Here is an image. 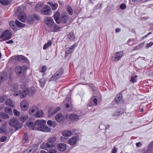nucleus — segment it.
Masks as SVG:
<instances>
[{"instance_id":"1","label":"nucleus","mask_w":153,"mask_h":153,"mask_svg":"<svg viewBox=\"0 0 153 153\" xmlns=\"http://www.w3.org/2000/svg\"><path fill=\"white\" fill-rule=\"evenodd\" d=\"M46 121L45 120H38L36 121V130L48 132L51 131V128L46 125Z\"/></svg>"},{"instance_id":"2","label":"nucleus","mask_w":153,"mask_h":153,"mask_svg":"<svg viewBox=\"0 0 153 153\" xmlns=\"http://www.w3.org/2000/svg\"><path fill=\"white\" fill-rule=\"evenodd\" d=\"M63 71L62 68H59L54 74L50 78L49 82L55 81L61 77L63 74Z\"/></svg>"},{"instance_id":"3","label":"nucleus","mask_w":153,"mask_h":153,"mask_svg":"<svg viewBox=\"0 0 153 153\" xmlns=\"http://www.w3.org/2000/svg\"><path fill=\"white\" fill-rule=\"evenodd\" d=\"M12 36L11 32L7 30L4 31L0 35V38L2 39L1 41H4L10 39Z\"/></svg>"},{"instance_id":"4","label":"nucleus","mask_w":153,"mask_h":153,"mask_svg":"<svg viewBox=\"0 0 153 153\" xmlns=\"http://www.w3.org/2000/svg\"><path fill=\"white\" fill-rule=\"evenodd\" d=\"M71 17L65 12H62L61 14L59 21L60 23L66 24L69 21Z\"/></svg>"},{"instance_id":"5","label":"nucleus","mask_w":153,"mask_h":153,"mask_svg":"<svg viewBox=\"0 0 153 153\" xmlns=\"http://www.w3.org/2000/svg\"><path fill=\"white\" fill-rule=\"evenodd\" d=\"M9 124L10 126L15 128L17 129L20 128L22 127L21 123H19L17 119L15 118H13L10 120Z\"/></svg>"},{"instance_id":"6","label":"nucleus","mask_w":153,"mask_h":153,"mask_svg":"<svg viewBox=\"0 0 153 153\" xmlns=\"http://www.w3.org/2000/svg\"><path fill=\"white\" fill-rule=\"evenodd\" d=\"M41 18L38 15L33 14L31 16H28L27 18V22L30 24H32L35 22V21L40 20Z\"/></svg>"},{"instance_id":"7","label":"nucleus","mask_w":153,"mask_h":153,"mask_svg":"<svg viewBox=\"0 0 153 153\" xmlns=\"http://www.w3.org/2000/svg\"><path fill=\"white\" fill-rule=\"evenodd\" d=\"M68 114H66L65 116H64L61 113H59L56 115L55 119L58 122L62 123L68 119Z\"/></svg>"},{"instance_id":"8","label":"nucleus","mask_w":153,"mask_h":153,"mask_svg":"<svg viewBox=\"0 0 153 153\" xmlns=\"http://www.w3.org/2000/svg\"><path fill=\"white\" fill-rule=\"evenodd\" d=\"M26 70V68L25 66H17L15 68L16 72L19 76L23 75Z\"/></svg>"},{"instance_id":"9","label":"nucleus","mask_w":153,"mask_h":153,"mask_svg":"<svg viewBox=\"0 0 153 153\" xmlns=\"http://www.w3.org/2000/svg\"><path fill=\"white\" fill-rule=\"evenodd\" d=\"M51 11V8L48 5H46L42 7V10L41 11V14L45 15H49V13Z\"/></svg>"},{"instance_id":"10","label":"nucleus","mask_w":153,"mask_h":153,"mask_svg":"<svg viewBox=\"0 0 153 153\" xmlns=\"http://www.w3.org/2000/svg\"><path fill=\"white\" fill-rule=\"evenodd\" d=\"M123 55L122 51H119L115 53L113 57V61L117 62L120 60Z\"/></svg>"},{"instance_id":"11","label":"nucleus","mask_w":153,"mask_h":153,"mask_svg":"<svg viewBox=\"0 0 153 153\" xmlns=\"http://www.w3.org/2000/svg\"><path fill=\"white\" fill-rule=\"evenodd\" d=\"M114 100L118 104H123L124 101L123 98L122 94L121 93H119L114 98Z\"/></svg>"},{"instance_id":"12","label":"nucleus","mask_w":153,"mask_h":153,"mask_svg":"<svg viewBox=\"0 0 153 153\" xmlns=\"http://www.w3.org/2000/svg\"><path fill=\"white\" fill-rule=\"evenodd\" d=\"M45 23L50 28L52 27L54 23L53 19L51 17H47L45 19Z\"/></svg>"},{"instance_id":"13","label":"nucleus","mask_w":153,"mask_h":153,"mask_svg":"<svg viewBox=\"0 0 153 153\" xmlns=\"http://www.w3.org/2000/svg\"><path fill=\"white\" fill-rule=\"evenodd\" d=\"M28 102L26 100H24L21 103V109L24 111L26 110L28 108Z\"/></svg>"},{"instance_id":"14","label":"nucleus","mask_w":153,"mask_h":153,"mask_svg":"<svg viewBox=\"0 0 153 153\" xmlns=\"http://www.w3.org/2000/svg\"><path fill=\"white\" fill-rule=\"evenodd\" d=\"M67 146V145L65 143H60L57 145V148L59 151L63 152L66 150Z\"/></svg>"},{"instance_id":"15","label":"nucleus","mask_w":153,"mask_h":153,"mask_svg":"<svg viewBox=\"0 0 153 153\" xmlns=\"http://www.w3.org/2000/svg\"><path fill=\"white\" fill-rule=\"evenodd\" d=\"M97 100L94 96L92 97L90 100L88 105L89 106H95L97 104Z\"/></svg>"},{"instance_id":"16","label":"nucleus","mask_w":153,"mask_h":153,"mask_svg":"<svg viewBox=\"0 0 153 153\" xmlns=\"http://www.w3.org/2000/svg\"><path fill=\"white\" fill-rule=\"evenodd\" d=\"M18 19L21 22H25L27 19L26 14L24 12H21L18 16Z\"/></svg>"},{"instance_id":"17","label":"nucleus","mask_w":153,"mask_h":153,"mask_svg":"<svg viewBox=\"0 0 153 153\" xmlns=\"http://www.w3.org/2000/svg\"><path fill=\"white\" fill-rule=\"evenodd\" d=\"M76 45V44H74L69 48L67 49L65 52V56H67L68 54L72 53L74 51V48Z\"/></svg>"},{"instance_id":"18","label":"nucleus","mask_w":153,"mask_h":153,"mask_svg":"<svg viewBox=\"0 0 153 153\" xmlns=\"http://www.w3.org/2000/svg\"><path fill=\"white\" fill-rule=\"evenodd\" d=\"M61 14L59 12L57 11L53 15V18L56 23L58 24L60 23L59 21Z\"/></svg>"},{"instance_id":"19","label":"nucleus","mask_w":153,"mask_h":153,"mask_svg":"<svg viewBox=\"0 0 153 153\" xmlns=\"http://www.w3.org/2000/svg\"><path fill=\"white\" fill-rule=\"evenodd\" d=\"M79 118V116L77 115L71 114L70 115H68V119H70L72 121H76L78 120Z\"/></svg>"},{"instance_id":"20","label":"nucleus","mask_w":153,"mask_h":153,"mask_svg":"<svg viewBox=\"0 0 153 153\" xmlns=\"http://www.w3.org/2000/svg\"><path fill=\"white\" fill-rule=\"evenodd\" d=\"M27 126L30 128L32 130H36V121L34 123L33 122H26Z\"/></svg>"},{"instance_id":"21","label":"nucleus","mask_w":153,"mask_h":153,"mask_svg":"<svg viewBox=\"0 0 153 153\" xmlns=\"http://www.w3.org/2000/svg\"><path fill=\"white\" fill-rule=\"evenodd\" d=\"M50 29L52 32H56L58 31L60 29V28L58 25L54 23V24L50 28Z\"/></svg>"},{"instance_id":"22","label":"nucleus","mask_w":153,"mask_h":153,"mask_svg":"<svg viewBox=\"0 0 153 153\" xmlns=\"http://www.w3.org/2000/svg\"><path fill=\"white\" fill-rule=\"evenodd\" d=\"M7 77V73L5 71H3L0 73V79L3 81L6 80Z\"/></svg>"},{"instance_id":"23","label":"nucleus","mask_w":153,"mask_h":153,"mask_svg":"<svg viewBox=\"0 0 153 153\" xmlns=\"http://www.w3.org/2000/svg\"><path fill=\"white\" fill-rule=\"evenodd\" d=\"M77 140V137H76L73 136L69 140L68 143L71 145H74L76 143Z\"/></svg>"},{"instance_id":"24","label":"nucleus","mask_w":153,"mask_h":153,"mask_svg":"<svg viewBox=\"0 0 153 153\" xmlns=\"http://www.w3.org/2000/svg\"><path fill=\"white\" fill-rule=\"evenodd\" d=\"M47 3L51 6L52 9L53 10H56L58 7V4L57 3L48 2Z\"/></svg>"},{"instance_id":"25","label":"nucleus","mask_w":153,"mask_h":153,"mask_svg":"<svg viewBox=\"0 0 153 153\" xmlns=\"http://www.w3.org/2000/svg\"><path fill=\"white\" fill-rule=\"evenodd\" d=\"M28 89V94L29 96H33L34 94L36 92V89L34 87H32Z\"/></svg>"},{"instance_id":"26","label":"nucleus","mask_w":153,"mask_h":153,"mask_svg":"<svg viewBox=\"0 0 153 153\" xmlns=\"http://www.w3.org/2000/svg\"><path fill=\"white\" fill-rule=\"evenodd\" d=\"M17 59L19 62L23 63L27 62L28 61V59L22 55L19 56L17 58Z\"/></svg>"},{"instance_id":"27","label":"nucleus","mask_w":153,"mask_h":153,"mask_svg":"<svg viewBox=\"0 0 153 153\" xmlns=\"http://www.w3.org/2000/svg\"><path fill=\"white\" fill-rule=\"evenodd\" d=\"M44 115V113L43 111L41 110H39L38 109L36 111V113L35 115V116L37 117H43Z\"/></svg>"},{"instance_id":"28","label":"nucleus","mask_w":153,"mask_h":153,"mask_svg":"<svg viewBox=\"0 0 153 153\" xmlns=\"http://www.w3.org/2000/svg\"><path fill=\"white\" fill-rule=\"evenodd\" d=\"M39 109V108L36 106H33L29 110V113L30 114H32L35 111H37Z\"/></svg>"},{"instance_id":"29","label":"nucleus","mask_w":153,"mask_h":153,"mask_svg":"<svg viewBox=\"0 0 153 153\" xmlns=\"http://www.w3.org/2000/svg\"><path fill=\"white\" fill-rule=\"evenodd\" d=\"M20 97L21 98H23L25 97L28 94V89H25L23 91L21 92Z\"/></svg>"},{"instance_id":"30","label":"nucleus","mask_w":153,"mask_h":153,"mask_svg":"<svg viewBox=\"0 0 153 153\" xmlns=\"http://www.w3.org/2000/svg\"><path fill=\"white\" fill-rule=\"evenodd\" d=\"M42 4H41L39 3L36 5L35 8V11L39 12L41 13V11L42 8Z\"/></svg>"},{"instance_id":"31","label":"nucleus","mask_w":153,"mask_h":153,"mask_svg":"<svg viewBox=\"0 0 153 153\" xmlns=\"http://www.w3.org/2000/svg\"><path fill=\"white\" fill-rule=\"evenodd\" d=\"M75 36L73 32L70 33L67 36V38L70 41H73L75 38Z\"/></svg>"},{"instance_id":"32","label":"nucleus","mask_w":153,"mask_h":153,"mask_svg":"<svg viewBox=\"0 0 153 153\" xmlns=\"http://www.w3.org/2000/svg\"><path fill=\"white\" fill-rule=\"evenodd\" d=\"M11 0H0V3L3 5H7L10 4Z\"/></svg>"},{"instance_id":"33","label":"nucleus","mask_w":153,"mask_h":153,"mask_svg":"<svg viewBox=\"0 0 153 153\" xmlns=\"http://www.w3.org/2000/svg\"><path fill=\"white\" fill-rule=\"evenodd\" d=\"M9 117V115L5 113H2L1 114H0V121H1V120L2 119H5L8 118Z\"/></svg>"},{"instance_id":"34","label":"nucleus","mask_w":153,"mask_h":153,"mask_svg":"<svg viewBox=\"0 0 153 153\" xmlns=\"http://www.w3.org/2000/svg\"><path fill=\"white\" fill-rule=\"evenodd\" d=\"M5 104L7 106H13V104L12 100L10 99H7L5 102Z\"/></svg>"},{"instance_id":"35","label":"nucleus","mask_w":153,"mask_h":153,"mask_svg":"<svg viewBox=\"0 0 153 153\" xmlns=\"http://www.w3.org/2000/svg\"><path fill=\"white\" fill-rule=\"evenodd\" d=\"M66 10L68 14L70 15H72L73 14V11L71 7L68 5L66 7Z\"/></svg>"},{"instance_id":"36","label":"nucleus","mask_w":153,"mask_h":153,"mask_svg":"<svg viewBox=\"0 0 153 153\" xmlns=\"http://www.w3.org/2000/svg\"><path fill=\"white\" fill-rule=\"evenodd\" d=\"M54 108L53 107H51L49 109L48 114L50 116H52L56 114L54 113Z\"/></svg>"},{"instance_id":"37","label":"nucleus","mask_w":153,"mask_h":153,"mask_svg":"<svg viewBox=\"0 0 153 153\" xmlns=\"http://www.w3.org/2000/svg\"><path fill=\"white\" fill-rule=\"evenodd\" d=\"M72 134V132L70 130L65 131L62 132V135L65 137H70Z\"/></svg>"},{"instance_id":"38","label":"nucleus","mask_w":153,"mask_h":153,"mask_svg":"<svg viewBox=\"0 0 153 153\" xmlns=\"http://www.w3.org/2000/svg\"><path fill=\"white\" fill-rule=\"evenodd\" d=\"M123 112V109H119L115 111L114 114V115L117 116L122 114Z\"/></svg>"},{"instance_id":"39","label":"nucleus","mask_w":153,"mask_h":153,"mask_svg":"<svg viewBox=\"0 0 153 153\" xmlns=\"http://www.w3.org/2000/svg\"><path fill=\"white\" fill-rule=\"evenodd\" d=\"M52 44V41L49 40L48 42L44 45L43 47V49L44 50H46L47 48L51 46Z\"/></svg>"},{"instance_id":"40","label":"nucleus","mask_w":153,"mask_h":153,"mask_svg":"<svg viewBox=\"0 0 153 153\" xmlns=\"http://www.w3.org/2000/svg\"><path fill=\"white\" fill-rule=\"evenodd\" d=\"M15 23L18 27H23L25 26V24L20 22L17 20H16Z\"/></svg>"},{"instance_id":"41","label":"nucleus","mask_w":153,"mask_h":153,"mask_svg":"<svg viewBox=\"0 0 153 153\" xmlns=\"http://www.w3.org/2000/svg\"><path fill=\"white\" fill-rule=\"evenodd\" d=\"M39 82L40 86L42 88L44 87L45 84V79H41L39 80Z\"/></svg>"},{"instance_id":"42","label":"nucleus","mask_w":153,"mask_h":153,"mask_svg":"<svg viewBox=\"0 0 153 153\" xmlns=\"http://www.w3.org/2000/svg\"><path fill=\"white\" fill-rule=\"evenodd\" d=\"M137 76L135 75L134 76H132L131 77L130 81L132 83H134L137 82Z\"/></svg>"},{"instance_id":"43","label":"nucleus","mask_w":153,"mask_h":153,"mask_svg":"<svg viewBox=\"0 0 153 153\" xmlns=\"http://www.w3.org/2000/svg\"><path fill=\"white\" fill-rule=\"evenodd\" d=\"M56 138L55 137H50L48 139V141L52 144L55 142L56 140Z\"/></svg>"},{"instance_id":"44","label":"nucleus","mask_w":153,"mask_h":153,"mask_svg":"<svg viewBox=\"0 0 153 153\" xmlns=\"http://www.w3.org/2000/svg\"><path fill=\"white\" fill-rule=\"evenodd\" d=\"M4 111L6 113H10L12 112L11 108L9 107H6L4 108Z\"/></svg>"},{"instance_id":"45","label":"nucleus","mask_w":153,"mask_h":153,"mask_svg":"<svg viewBox=\"0 0 153 153\" xmlns=\"http://www.w3.org/2000/svg\"><path fill=\"white\" fill-rule=\"evenodd\" d=\"M27 118V117L24 116H21L19 117V119L20 121L22 122H24L25 121Z\"/></svg>"},{"instance_id":"46","label":"nucleus","mask_w":153,"mask_h":153,"mask_svg":"<svg viewBox=\"0 0 153 153\" xmlns=\"http://www.w3.org/2000/svg\"><path fill=\"white\" fill-rule=\"evenodd\" d=\"M40 147L42 149H46L48 148L46 143H44L40 145Z\"/></svg>"},{"instance_id":"47","label":"nucleus","mask_w":153,"mask_h":153,"mask_svg":"<svg viewBox=\"0 0 153 153\" xmlns=\"http://www.w3.org/2000/svg\"><path fill=\"white\" fill-rule=\"evenodd\" d=\"M15 23L13 21H11L10 22V26L11 27V28L13 30H14L15 29Z\"/></svg>"},{"instance_id":"48","label":"nucleus","mask_w":153,"mask_h":153,"mask_svg":"<svg viewBox=\"0 0 153 153\" xmlns=\"http://www.w3.org/2000/svg\"><path fill=\"white\" fill-rule=\"evenodd\" d=\"M37 148L38 146L34 144L32 146L31 149H32L31 150L32 151V152H34L37 149Z\"/></svg>"},{"instance_id":"49","label":"nucleus","mask_w":153,"mask_h":153,"mask_svg":"<svg viewBox=\"0 0 153 153\" xmlns=\"http://www.w3.org/2000/svg\"><path fill=\"white\" fill-rule=\"evenodd\" d=\"M7 139V137L6 136H2L0 138V141L3 142L5 141Z\"/></svg>"},{"instance_id":"50","label":"nucleus","mask_w":153,"mask_h":153,"mask_svg":"<svg viewBox=\"0 0 153 153\" xmlns=\"http://www.w3.org/2000/svg\"><path fill=\"white\" fill-rule=\"evenodd\" d=\"M13 112L15 116L17 117L20 114V112L16 109H14Z\"/></svg>"},{"instance_id":"51","label":"nucleus","mask_w":153,"mask_h":153,"mask_svg":"<svg viewBox=\"0 0 153 153\" xmlns=\"http://www.w3.org/2000/svg\"><path fill=\"white\" fill-rule=\"evenodd\" d=\"M48 148L52 147L53 146V144H52L48 140V142L46 143Z\"/></svg>"},{"instance_id":"52","label":"nucleus","mask_w":153,"mask_h":153,"mask_svg":"<svg viewBox=\"0 0 153 153\" xmlns=\"http://www.w3.org/2000/svg\"><path fill=\"white\" fill-rule=\"evenodd\" d=\"M28 137L27 134L26 133H24V134L23 136V140H26L28 139Z\"/></svg>"},{"instance_id":"53","label":"nucleus","mask_w":153,"mask_h":153,"mask_svg":"<svg viewBox=\"0 0 153 153\" xmlns=\"http://www.w3.org/2000/svg\"><path fill=\"white\" fill-rule=\"evenodd\" d=\"M48 153H57V151L55 149H51L49 150Z\"/></svg>"},{"instance_id":"54","label":"nucleus","mask_w":153,"mask_h":153,"mask_svg":"<svg viewBox=\"0 0 153 153\" xmlns=\"http://www.w3.org/2000/svg\"><path fill=\"white\" fill-rule=\"evenodd\" d=\"M61 109V108H60V107L59 106H58V107H56V108H54V113H57V112L60 111V110Z\"/></svg>"},{"instance_id":"55","label":"nucleus","mask_w":153,"mask_h":153,"mask_svg":"<svg viewBox=\"0 0 153 153\" xmlns=\"http://www.w3.org/2000/svg\"><path fill=\"white\" fill-rule=\"evenodd\" d=\"M5 97L2 96L0 97V103L4 102L5 99Z\"/></svg>"},{"instance_id":"56","label":"nucleus","mask_w":153,"mask_h":153,"mask_svg":"<svg viewBox=\"0 0 153 153\" xmlns=\"http://www.w3.org/2000/svg\"><path fill=\"white\" fill-rule=\"evenodd\" d=\"M153 45V42H151L147 44L146 46V48H148L149 47L152 46Z\"/></svg>"},{"instance_id":"57","label":"nucleus","mask_w":153,"mask_h":153,"mask_svg":"<svg viewBox=\"0 0 153 153\" xmlns=\"http://www.w3.org/2000/svg\"><path fill=\"white\" fill-rule=\"evenodd\" d=\"M120 8L122 10H124L126 7V6L125 4H121L120 6Z\"/></svg>"},{"instance_id":"58","label":"nucleus","mask_w":153,"mask_h":153,"mask_svg":"<svg viewBox=\"0 0 153 153\" xmlns=\"http://www.w3.org/2000/svg\"><path fill=\"white\" fill-rule=\"evenodd\" d=\"M12 87L13 88V89L14 91L17 89L18 85L17 84H14L12 85Z\"/></svg>"},{"instance_id":"59","label":"nucleus","mask_w":153,"mask_h":153,"mask_svg":"<svg viewBox=\"0 0 153 153\" xmlns=\"http://www.w3.org/2000/svg\"><path fill=\"white\" fill-rule=\"evenodd\" d=\"M47 70V68L45 66H43L42 68V70L41 71V72L43 73L45 71H46Z\"/></svg>"},{"instance_id":"60","label":"nucleus","mask_w":153,"mask_h":153,"mask_svg":"<svg viewBox=\"0 0 153 153\" xmlns=\"http://www.w3.org/2000/svg\"><path fill=\"white\" fill-rule=\"evenodd\" d=\"M32 149H29V150H26L24 152V153H33L34 152H32V151L31 150Z\"/></svg>"},{"instance_id":"61","label":"nucleus","mask_w":153,"mask_h":153,"mask_svg":"<svg viewBox=\"0 0 153 153\" xmlns=\"http://www.w3.org/2000/svg\"><path fill=\"white\" fill-rule=\"evenodd\" d=\"M117 152V149L116 147L114 146L113 148L112 149V153H116Z\"/></svg>"},{"instance_id":"62","label":"nucleus","mask_w":153,"mask_h":153,"mask_svg":"<svg viewBox=\"0 0 153 153\" xmlns=\"http://www.w3.org/2000/svg\"><path fill=\"white\" fill-rule=\"evenodd\" d=\"M53 122L51 120H48L47 122V124L50 127H51L52 126V123Z\"/></svg>"},{"instance_id":"63","label":"nucleus","mask_w":153,"mask_h":153,"mask_svg":"<svg viewBox=\"0 0 153 153\" xmlns=\"http://www.w3.org/2000/svg\"><path fill=\"white\" fill-rule=\"evenodd\" d=\"M19 94H20V91L19 92L16 91L14 93L13 95L16 96H18Z\"/></svg>"},{"instance_id":"64","label":"nucleus","mask_w":153,"mask_h":153,"mask_svg":"<svg viewBox=\"0 0 153 153\" xmlns=\"http://www.w3.org/2000/svg\"><path fill=\"white\" fill-rule=\"evenodd\" d=\"M57 125V123L56 122L54 121H53V122L52 123V126L53 128L56 127Z\"/></svg>"}]
</instances>
